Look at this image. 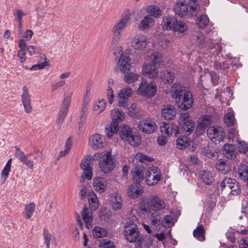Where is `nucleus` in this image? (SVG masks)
Masks as SVG:
<instances>
[{
    "mask_svg": "<svg viewBox=\"0 0 248 248\" xmlns=\"http://www.w3.org/2000/svg\"><path fill=\"white\" fill-rule=\"evenodd\" d=\"M171 97L175 100L178 107L184 110L190 108L193 103L192 94L179 83H174L170 91Z\"/></svg>",
    "mask_w": 248,
    "mask_h": 248,
    "instance_id": "1",
    "label": "nucleus"
},
{
    "mask_svg": "<svg viewBox=\"0 0 248 248\" xmlns=\"http://www.w3.org/2000/svg\"><path fill=\"white\" fill-rule=\"evenodd\" d=\"M137 210L133 208L130 215L134 216V219L127 222L124 226V236L129 243H133L136 248H140L144 243V239L143 235L140 234L139 228L134 220L137 219L135 216L137 213Z\"/></svg>",
    "mask_w": 248,
    "mask_h": 248,
    "instance_id": "2",
    "label": "nucleus"
},
{
    "mask_svg": "<svg viewBox=\"0 0 248 248\" xmlns=\"http://www.w3.org/2000/svg\"><path fill=\"white\" fill-rule=\"evenodd\" d=\"M166 209L165 202L157 196L150 197L147 202H142L139 207L138 212L140 214L149 215V213H156Z\"/></svg>",
    "mask_w": 248,
    "mask_h": 248,
    "instance_id": "3",
    "label": "nucleus"
},
{
    "mask_svg": "<svg viewBox=\"0 0 248 248\" xmlns=\"http://www.w3.org/2000/svg\"><path fill=\"white\" fill-rule=\"evenodd\" d=\"M99 166L102 172L108 173L111 171L115 166V160L110 151L102 152L98 154Z\"/></svg>",
    "mask_w": 248,
    "mask_h": 248,
    "instance_id": "4",
    "label": "nucleus"
},
{
    "mask_svg": "<svg viewBox=\"0 0 248 248\" xmlns=\"http://www.w3.org/2000/svg\"><path fill=\"white\" fill-rule=\"evenodd\" d=\"M130 12L126 10L123 15L121 18L114 25L111 29L112 33V39L120 40L123 33L127 25L130 18Z\"/></svg>",
    "mask_w": 248,
    "mask_h": 248,
    "instance_id": "5",
    "label": "nucleus"
},
{
    "mask_svg": "<svg viewBox=\"0 0 248 248\" xmlns=\"http://www.w3.org/2000/svg\"><path fill=\"white\" fill-rule=\"evenodd\" d=\"M157 92V86L155 81L148 83L146 79H142L137 90V94L148 97L154 96Z\"/></svg>",
    "mask_w": 248,
    "mask_h": 248,
    "instance_id": "6",
    "label": "nucleus"
},
{
    "mask_svg": "<svg viewBox=\"0 0 248 248\" xmlns=\"http://www.w3.org/2000/svg\"><path fill=\"white\" fill-rule=\"evenodd\" d=\"M160 171L157 167H149L145 172V182L149 186H155L160 181Z\"/></svg>",
    "mask_w": 248,
    "mask_h": 248,
    "instance_id": "7",
    "label": "nucleus"
},
{
    "mask_svg": "<svg viewBox=\"0 0 248 248\" xmlns=\"http://www.w3.org/2000/svg\"><path fill=\"white\" fill-rule=\"evenodd\" d=\"M179 125L183 132L189 135L194 131L195 123L192 119H190L188 113L183 112L180 114Z\"/></svg>",
    "mask_w": 248,
    "mask_h": 248,
    "instance_id": "8",
    "label": "nucleus"
},
{
    "mask_svg": "<svg viewBox=\"0 0 248 248\" xmlns=\"http://www.w3.org/2000/svg\"><path fill=\"white\" fill-rule=\"evenodd\" d=\"M207 136L213 141L220 142L223 140L225 132L222 127L220 126H211L207 131Z\"/></svg>",
    "mask_w": 248,
    "mask_h": 248,
    "instance_id": "9",
    "label": "nucleus"
},
{
    "mask_svg": "<svg viewBox=\"0 0 248 248\" xmlns=\"http://www.w3.org/2000/svg\"><path fill=\"white\" fill-rule=\"evenodd\" d=\"M176 147L180 150L187 149L190 151H194L196 149V144L189 138L182 136L177 139Z\"/></svg>",
    "mask_w": 248,
    "mask_h": 248,
    "instance_id": "10",
    "label": "nucleus"
},
{
    "mask_svg": "<svg viewBox=\"0 0 248 248\" xmlns=\"http://www.w3.org/2000/svg\"><path fill=\"white\" fill-rule=\"evenodd\" d=\"M131 44L134 49L139 51L143 50L147 45V39L144 34L139 33L132 38Z\"/></svg>",
    "mask_w": 248,
    "mask_h": 248,
    "instance_id": "11",
    "label": "nucleus"
},
{
    "mask_svg": "<svg viewBox=\"0 0 248 248\" xmlns=\"http://www.w3.org/2000/svg\"><path fill=\"white\" fill-rule=\"evenodd\" d=\"M106 144V138L103 135L95 134L91 136L89 140V145L93 149L103 148Z\"/></svg>",
    "mask_w": 248,
    "mask_h": 248,
    "instance_id": "12",
    "label": "nucleus"
},
{
    "mask_svg": "<svg viewBox=\"0 0 248 248\" xmlns=\"http://www.w3.org/2000/svg\"><path fill=\"white\" fill-rule=\"evenodd\" d=\"M138 127L140 131L148 134L154 133L157 128V125L154 122L148 120L140 121Z\"/></svg>",
    "mask_w": 248,
    "mask_h": 248,
    "instance_id": "13",
    "label": "nucleus"
},
{
    "mask_svg": "<svg viewBox=\"0 0 248 248\" xmlns=\"http://www.w3.org/2000/svg\"><path fill=\"white\" fill-rule=\"evenodd\" d=\"M212 118L211 115H203L199 117L197 120L196 132L198 135L202 134L206 127L211 124Z\"/></svg>",
    "mask_w": 248,
    "mask_h": 248,
    "instance_id": "14",
    "label": "nucleus"
},
{
    "mask_svg": "<svg viewBox=\"0 0 248 248\" xmlns=\"http://www.w3.org/2000/svg\"><path fill=\"white\" fill-rule=\"evenodd\" d=\"M141 73L145 77L156 78L158 77L159 70L155 65L146 62L142 66Z\"/></svg>",
    "mask_w": 248,
    "mask_h": 248,
    "instance_id": "15",
    "label": "nucleus"
},
{
    "mask_svg": "<svg viewBox=\"0 0 248 248\" xmlns=\"http://www.w3.org/2000/svg\"><path fill=\"white\" fill-rule=\"evenodd\" d=\"M133 90L131 88H125L120 90L118 93V104L119 107H125L127 100L132 95Z\"/></svg>",
    "mask_w": 248,
    "mask_h": 248,
    "instance_id": "16",
    "label": "nucleus"
},
{
    "mask_svg": "<svg viewBox=\"0 0 248 248\" xmlns=\"http://www.w3.org/2000/svg\"><path fill=\"white\" fill-rule=\"evenodd\" d=\"M143 192V187L138 183L134 182L128 186L127 194L132 199H136L141 196Z\"/></svg>",
    "mask_w": 248,
    "mask_h": 248,
    "instance_id": "17",
    "label": "nucleus"
},
{
    "mask_svg": "<svg viewBox=\"0 0 248 248\" xmlns=\"http://www.w3.org/2000/svg\"><path fill=\"white\" fill-rule=\"evenodd\" d=\"M22 91L21 101L24 110L27 113H31L32 110L31 105V95L26 86H24L23 87Z\"/></svg>",
    "mask_w": 248,
    "mask_h": 248,
    "instance_id": "18",
    "label": "nucleus"
},
{
    "mask_svg": "<svg viewBox=\"0 0 248 248\" xmlns=\"http://www.w3.org/2000/svg\"><path fill=\"white\" fill-rule=\"evenodd\" d=\"M174 10L175 14L180 17L186 15L188 11V7L186 0H177L174 3Z\"/></svg>",
    "mask_w": 248,
    "mask_h": 248,
    "instance_id": "19",
    "label": "nucleus"
},
{
    "mask_svg": "<svg viewBox=\"0 0 248 248\" xmlns=\"http://www.w3.org/2000/svg\"><path fill=\"white\" fill-rule=\"evenodd\" d=\"M93 186L95 191L102 193L107 190L108 184L105 178L97 176L93 179Z\"/></svg>",
    "mask_w": 248,
    "mask_h": 248,
    "instance_id": "20",
    "label": "nucleus"
},
{
    "mask_svg": "<svg viewBox=\"0 0 248 248\" xmlns=\"http://www.w3.org/2000/svg\"><path fill=\"white\" fill-rule=\"evenodd\" d=\"M109 203L112 209L114 210L121 209L123 204L122 196L117 192L113 193L110 197Z\"/></svg>",
    "mask_w": 248,
    "mask_h": 248,
    "instance_id": "21",
    "label": "nucleus"
},
{
    "mask_svg": "<svg viewBox=\"0 0 248 248\" xmlns=\"http://www.w3.org/2000/svg\"><path fill=\"white\" fill-rule=\"evenodd\" d=\"M160 129L162 135L167 137L177 133L176 126L171 123H163L160 126Z\"/></svg>",
    "mask_w": 248,
    "mask_h": 248,
    "instance_id": "22",
    "label": "nucleus"
},
{
    "mask_svg": "<svg viewBox=\"0 0 248 248\" xmlns=\"http://www.w3.org/2000/svg\"><path fill=\"white\" fill-rule=\"evenodd\" d=\"M117 66L123 73L129 71L131 67V60L129 56L125 54L124 56L120 58L117 62Z\"/></svg>",
    "mask_w": 248,
    "mask_h": 248,
    "instance_id": "23",
    "label": "nucleus"
},
{
    "mask_svg": "<svg viewBox=\"0 0 248 248\" xmlns=\"http://www.w3.org/2000/svg\"><path fill=\"white\" fill-rule=\"evenodd\" d=\"M91 209L85 206L81 211L82 219L87 229H90L92 227L93 220V213Z\"/></svg>",
    "mask_w": 248,
    "mask_h": 248,
    "instance_id": "24",
    "label": "nucleus"
},
{
    "mask_svg": "<svg viewBox=\"0 0 248 248\" xmlns=\"http://www.w3.org/2000/svg\"><path fill=\"white\" fill-rule=\"evenodd\" d=\"M106 107V101L103 98H98L93 102L92 109L93 113L100 114L105 110Z\"/></svg>",
    "mask_w": 248,
    "mask_h": 248,
    "instance_id": "25",
    "label": "nucleus"
},
{
    "mask_svg": "<svg viewBox=\"0 0 248 248\" xmlns=\"http://www.w3.org/2000/svg\"><path fill=\"white\" fill-rule=\"evenodd\" d=\"M176 23V18L172 16H167L163 18L160 25L163 30L172 31Z\"/></svg>",
    "mask_w": 248,
    "mask_h": 248,
    "instance_id": "26",
    "label": "nucleus"
},
{
    "mask_svg": "<svg viewBox=\"0 0 248 248\" xmlns=\"http://www.w3.org/2000/svg\"><path fill=\"white\" fill-rule=\"evenodd\" d=\"M145 172L146 171L143 168L136 166L132 169L131 171L133 180L135 183L140 184L145 178Z\"/></svg>",
    "mask_w": 248,
    "mask_h": 248,
    "instance_id": "27",
    "label": "nucleus"
},
{
    "mask_svg": "<svg viewBox=\"0 0 248 248\" xmlns=\"http://www.w3.org/2000/svg\"><path fill=\"white\" fill-rule=\"evenodd\" d=\"M176 113L175 108L170 105H164L161 110V115L166 120L173 119Z\"/></svg>",
    "mask_w": 248,
    "mask_h": 248,
    "instance_id": "28",
    "label": "nucleus"
},
{
    "mask_svg": "<svg viewBox=\"0 0 248 248\" xmlns=\"http://www.w3.org/2000/svg\"><path fill=\"white\" fill-rule=\"evenodd\" d=\"M110 116L111 123L117 125L124 120L125 116L124 112L117 108L110 111Z\"/></svg>",
    "mask_w": 248,
    "mask_h": 248,
    "instance_id": "29",
    "label": "nucleus"
},
{
    "mask_svg": "<svg viewBox=\"0 0 248 248\" xmlns=\"http://www.w3.org/2000/svg\"><path fill=\"white\" fill-rule=\"evenodd\" d=\"M155 24V20L149 16H146L138 25L140 31H144L152 28Z\"/></svg>",
    "mask_w": 248,
    "mask_h": 248,
    "instance_id": "30",
    "label": "nucleus"
},
{
    "mask_svg": "<svg viewBox=\"0 0 248 248\" xmlns=\"http://www.w3.org/2000/svg\"><path fill=\"white\" fill-rule=\"evenodd\" d=\"M120 40H111V43L109 46V49L111 52L117 57H120L124 56L123 49V47L119 45L118 44V42Z\"/></svg>",
    "mask_w": 248,
    "mask_h": 248,
    "instance_id": "31",
    "label": "nucleus"
},
{
    "mask_svg": "<svg viewBox=\"0 0 248 248\" xmlns=\"http://www.w3.org/2000/svg\"><path fill=\"white\" fill-rule=\"evenodd\" d=\"M88 200L91 210H95L99 206L98 199L96 193L93 190L88 192Z\"/></svg>",
    "mask_w": 248,
    "mask_h": 248,
    "instance_id": "32",
    "label": "nucleus"
},
{
    "mask_svg": "<svg viewBox=\"0 0 248 248\" xmlns=\"http://www.w3.org/2000/svg\"><path fill=\"white\" fill-rule=\"evenodd\" d=\"M223 153L229 159H233L236 157L237 152L233 145L228 144L224 145Z\"/></svg>",
    "mask_w": 248,
    "mask_h": 248,
    "instance_id": "33",
    "label": "nucleus"
},
{
    "mask_svg": "<svg viewBox=\"0 0 248 248\" xmlns=\"http://www.w3.org/2000/svg\"><path fill=\"white\" fill-rule=\"evenodd\" d=\"M80 167L83 170L85 176L88 180H91L93 176V172L91 167L89 166V161L87 159H83Z\"/></svg>",
    "mask_w": 248,
    "mask_h": 248,
    "instance_id": "34",
    "label": "nucleus"
},
{
    "mask_svg": "<svg viewBox=\"0 0 248 248\" xmlns=\"http://www.w3.org/2000/svg\"><path fill=\"white\" fill-rule=\"evenodd\" d=\"M200 178L205 185H210L214 181L212 173L207 170H202L200 173Z\"/></svg>",
    "mask_w": 248,
    "mask_h": 248,
    "instance_id": "35",
    "label": "nucleus"
},
{
    "mask_svg": "<svg viewBox=\"0 0 248 248\" xmlns=\"http://www.w3.org/2000/svg\"><path fill=\"white\" fill-rule=\"evenodd\" d=\"M149 214H151V225L156 230L160 229L162 220L161 216L159 214H156V213H149Z\"/></svg>",
    "mask_w": 248,
    "mask_h": 248,
    "instance_id": "36",
    "label": "nucleus"
},
{
    "mask_svg": "<svg viewBox=\"0 0 248 248\" xmlns=\"http://www.w3.org/2000/svg\"><path fill=\"white\" fill-rule=\"evenodd\" d=\"M153 158L145 154L138 153L132 157V161L133 165H138L139 163L143 162L144 161L151 162Z\"/></svg>",
    "mask_w": 248,
    "mask_h": 248,
    "instance_id": "37",
    "label": "nucleus"
},
{
    "mask_svg": "<svg viewBox=\"0 0 248 248\" xmlns=\"http://www.w3.org/2000/svg\"><path fill=\"white\" fill-rule=\"evenodd\" d=\"M216 168L218 171L222 174L227 173L231 170L230 165L221 159L217 160Z\"/></svg>",
    "mask_w": 248,
    "mask_h": 248,
    "instance_id": "38",
    "label": "nucleus"
},
{
    "mask_svg": "<svg viewBox=\"0 0 248 248\" xmlns=\"http://www.w3.org/2000/svg\"><path fill=\"white\" fill-rule=\"evenodd\" d=\"M147 13L150 16L159 18L161 15L162 11L159 7L155 5H151L147 8Z\"/></svg>",
    "mask_w": 248,
    "mask_h": 248,
    "instance_id": "39",
    "label": "nucleus"
},
{
    "mask_svg": "<svg viewBox=\"0 0 248 248\" xmlns=\"http://www.w3.org/2000/svg\"><path fill=\"white\" fill-rule=\"evenodd\" d=\"M160 78L164 83H170L174 80V74L167 70H163L160 72Z\"/></svg>",
    "mask_w": 248,
    "mask_h": 248,
    "instance_id": "40",
    "label": "nucleus"
},
{
    "mask_svg": "<svg viewBox=\"0 0 248 248\" xmlns=\"http://www.w3.org/2000/svg\"><path fill=\"white\" fill-rule=\"evenodd\" d=\"M89 105L81 104L79 112V124L80 125H82L86 123L89 111Z\"/></svg>",
    "mask_w": 248,
    "mask_h": 248,
    "instance_id": "41",
    "label": "nucleus"
},
{
    "mask_svg": "<svg viewBox=\"0 0 248 248\" xmlns=\"http://www.w3.org/2000/svg\"><path fill=\"white\" fill-rule=\"evenodd\" d=\"M132 133V129L128 125H124L121 127L119 134L123 140L126 141Z\"/></svg>",
    "mask_w": 248,
    "mask_h": 248,
    "instance_id": "42",
    "label": "nucleus"
},
{
    "mask_svg": "<svg viewBox=\"0 0 248 248\" xmlns=\"http://www.w3.org/2000/svg\"><path fill=\"white\" fill-rule=\"evenodd\" d=\"M193 235L195 238L200 241L205 240V230L202 225L198 226L193 231Z\"/></svg>",
    "mask_w": 248,
    "mask_h": 248,
    "instance_id": "43",
    "label": "nucleus"
},
{
    "mask_svg": "<svg viewBox=\"0 0 248 248\" xmlns=\"http://www.w3.org/2000/svg\"><path fill=\"white\" fill-rule=\"evenodd\" d=\"M224 120L225 123L229 126H232L234 124L235 119L233 111L232 109L229 108L228 109V112L224 117Z\"/></svg>",
    "mask_w": 248,
    "mask_h": 248,
    "instance_id": "44",
    "label": "nucleus"
},
{
    "mask_svg": "<svg viewBox=\"0 0 248 248\" xmlns=\"http://www.w3.org/2000/svg\"><path fill=\"white\" fill-rule=\"evenodd\" d=\"M187 28L188 27L186 23L181 21H177V23L175 25L172 31L174 32H177L178 33L184 35L187 31Z\"/></svg>",
    "mask_w": 248,
    "mask_h": 248,
    "instance_id": "45",
    "label": "nucleus"
},
{
    "mask_svg": "<svg viewBox=\"0 0 248 248\" xmlns=\"http://www.w3.org/2000/svg\"><path fill=\"white\" fill-rule=\"evenodd\" d=\"M140 75L138 74L129 72L124 75V80L128 84H132L138 81Z\"/></svg>",
    "mask_w": 248,
    "mask_h": 248,
    "instance_id": "46",
    "label": "nucleus"
},
{
    "mask_svg": "<svg viewBox=\"0 0 248 248\" xmlns=\"http://www.w3.org/2000/svg\"><path fill=\"white\" fill-rule=\"evenodd\" d=\"M12 159L10 158L7 161L4 169L2 170L1 173V181L4 183L8 177V175L11 170V167L12 164Z\"/></svg>",
    "mask_w": 248,
    "mask_h": 248,
    "instance_id": "47",
    "label": "nucleus"
},
{
    "mask_svg": "<svg viewBox=\"0 0 248 248\" xmlns=\"http://www.w3.org/2000/svg\"><path fill=\"white\" fill-rule=\"evenodd\" d=\"M107 230L100 227L96 226L93 230V235L95 238H101L107 236Z\"/></svg>",
    "mask_w": 248,
    "mask_h": 248,
    "instance_id": "48",
    "label": "nucleus"
},
{
    "mask_svg": "<svg viewBox=\"0 0 248 248\" xmlns=\"http://www.w3.org/2000/svg\"><path fill=\"white\" fill-rule=\"evenodd\" d=\"M119 130V126L111 122L109 125H108L105 129L106 133L108 138L110 139L113 134H116Z\"/></svg>",
    "mask_w": 248,
    "mask_h": 248,
    "instance_id": "49",
    "label": "nucleus"
},
{
    "mask_svg": "<svg viewBox=\"0 0 248 248\" xmlns=\"http://www.w3.org/2000/svg\"><path fill=\"white\" fill-rule=\"evenodd\" d=\"M128 114L132 117L139 118L141 117V114L140 112V110L137 107L136 103H132L128 108Z\"/></svg>",
    "mask_w": 248,
    "mask_h": 248,
    "instance_id": "50",
    "label": "nucleus"
},
{
    "mask_svg": "<svg viewBox=\"0 0 248 248\" xmlns=\"http://www.w3.org/2000/svg\"><path fill=\"white\" fill-rule=\"evenodd\" d=\"M239 177L243 181H248V166L245 165H241L238 171Z\"/></svg>",
    "mask_w": 248,
    "mask_h": 248,
    "instance_id": "51",
    "label": "nucleus"
},
{
    "mask_svg": "<svg viewBox=\"0 0 248 248\" xmlns=\"http://www.w3.org/2000/svg\"><path fill=\"white\" fill-rule=\"evenodd\" d=\"M72 94L65 96L61 104L60 110L68 112L72 101Z\"/></svg>",
    "mask_w": 248,
    "mask_h": 248,
    "instance_id": "52",
    "label": "nucleus"
},
{
    "mask_svg": "<svg viewBox=\"0 0 248 248\" xmlns=\"http://www.w3.org/2000/svg\"><path fill=\"white\" fill-rule=\"evenodd\" d=\"M111 216V212L108 209H102L99 215V219L102 222H108Z\"/></svg>",
    "mask_w": 248,
    "mask_h": 248,
    "instance_id": "53",
    "label": "nucleus"
},
{
    "mask_svg": "<svg viewBox=\"0 0 248 248\" xmlns=\"http://www.w3.org/2000/svg\"><path fill=\"white\" fill-rule=\"evenodd\" d=\"M13 15L20 26L21 24H22L23 17L26 15L22 10L17 8L14 10Z\"/></svg>",
    "mask_w": 248,
    "mask_h": 248,
    "instance_id": "54",
    "label": "nucleus"
},
{
    "mask_svg": "<svg viewBox=\"0 0 248 248\" xmlns=\"http://www.w3.org/2000/svg\"><path fill=\"white\" fill-rule=\"evenodd\" d=\"M209 19L207 16L202 15L199 16L197 19V25L202 29H203L208 25Z\"/></svg>",
    "mask_w": 248,
    "mask_h": 248,
    "instance_id": "55",
    "label": "nucleus"
},
{
    "mask_svg": "<svg viewBox=\"0 0 248 248\" xmlns=\"http://www.w3.org/2000/svg\"><path fill=\"white\" fill-rule=\"evenodd\" d=\"M126 141L130 145L133 146H137L140 143L141 138L140 136L135 135L133 133Z\"/></svg>",
    "mask_w": 248,
    "mask_h": 248,
    "instance_id": "56",
    "label": "nucleus"
},
{
    "mask_svg": "<svg viewBox=\"0 0 248 248\" xmlns=\"http://www.w3.org/2000/svg\"><path fill=\"white\" fill-rule=\"evenodd\" d=\"M35 209V204L31 202L25 205V214L27 218H30Z\"/></svg>",
    "mask_w": 248,
    "mask_h": 248,
    "instance_id": "57",
    "label": "nucleus"
},
{
    "mask_svg": "<svg viewBox=\"0 0 248 248\" xmlns=\"http://www.w3.org/2000/svg\"><path fill=\"white\" fill-rule=\"evenodd\" d=\"M174 224V221L170 215H166L162 220V226L166 228L172 227Z\"/></svg>",
    "mask_w": 248,
    "mask_h": 248,
    "instance_id": "58",
    "label": "nucleus"
},
{
    "mask_svg": "<svg viewBox=\"0 0 248 248\" xmlns=\"http://www.w3.org/2000/svg\"><path fill=\"white\" fill-rule=\"evenodd\" d=\"M91 87L90 86L87 87L83 95L82 104L89 105L91 101Z\"/></svg>",
    "mask_w": 248,
    "mask_h": 248,
    "instance_id": "59",
    "label": "nucleus"
},
{
    "mask_svg": "<svg viewBox=\"0 0 248 248\" xmlns=\"http://www.w3.org/2000/svg\"><path fill=\"white\" fill-rule=\"evenodd\" d=\"M162 54L160 53L157 52H154L151 56V59L153 62L152 64L154 65L160 63L162 60Z\"/></svg>",
    "mask_w": 248,
    "mask_h": 248,
    "instance_id": "60",
    "label": "nucleus"
},
{
    "mask_svg": "<svg viewBox=\"0 0 248 248\" xmlns=\"http://www.w3.org/2000/svg\"><path fill=\"white\" fill-rule=\"evenodd\" d=\"M99 247L100 248H115L114 242L107 239H103L99 243Z\"/></svg>",
    "mask_w": 248,
    "mask_h": 248,
    "instance_id": "61",
    "label": "nucleus"
},
{
    "mask_svg": "<svg viewBox=\"0 0 248 248\" xmlns=\"http://www.w3.org/2000/svg\"><path fill=\"white\" fill-rule=\"evenodd\" d=\"M43 237L46 248H50V240L51 235L47 229L44 228L43 230Z\"/></svg>",
    "mask_w": 248,
    "mask_h": 248,
    "instance_id": "62",
    "label": "nucleus"
},
{
    "mask_svg": "<svg viewBox=\"0 0 248 248\" xmlns=\"http://www.w3.org/2000/svg\"><path fill=\"white\" fill-rule=\"evenodd\" d=\"M237 142V147L239 151L243 153H246L248 150V145L245 141L240 140L237 139L236 140Z\"/></svg>",
    "mask_w": 248,
    "mask_h": 248,
    "instance_id": "63",
    "label": "nucleus"
},
{
    "mask_svg": "<svg viewBox=\"0 0 248 248\" xmlns=\"http://www.w3.org/2000/svg\"><path fill=\"white\" fill-rule=\"evenodd\" d=\"M158 45L163 49H165L171 44L170 40L167 36H164L161 39L158 41Z\"/></svg>",
    "mask_w": 248,
    "mask_h": 248,
    "instance_id": "64",
    "label": "nucleus"
}]
</instances>
